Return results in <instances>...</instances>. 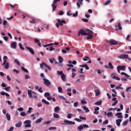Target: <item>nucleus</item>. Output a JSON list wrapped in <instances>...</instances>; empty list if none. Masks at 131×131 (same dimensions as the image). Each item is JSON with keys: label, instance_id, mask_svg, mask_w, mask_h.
<instances>
[{"label": "nucleus", "instance_id": "5fc2aeb1", "mask_svg": "<svg viewBox=\"0 0 131 131\" xmlns=\"http://www.w3.org/2000/svg\"><path fill=\"white\" fill-rule=\"evenodd\" d=\"M38 92H39V93H43V91H42V88L41 87L39 88L38 89Z\"/></svg>", "mask_w": 131, "mask_h": 131}, {"label": "nucleus", "instance_id": "20e7f679", "mask_svg": "<svg viewBox=\"0 0 131 131\" xmlns=\"http://www.w3.org/2000/svg\"><path fill=\"white\" fill-rule=\"evenodd\" d=\"M64 123H60L62 125H71V124H75V122L71 121H69L67 120H64L63 121Z\"/></svg>", "mask_w": 131, "mask_h": 131}, {"label": "nucleus", "instance_id": "052dcab7", "mask_svg": "<svg viewBox=\"0 0 131 131\" xmlns=\"http://www.w3.org/2000/svg\"><path fill=\"white\" fill-rule=\"evenodd\" d=\"M82 21H83V22H89V19L86 18H82Z\"/></svg>", "mask_w": 131, "mask_h": 131}, {"label": "nucleus", "instance_id": "423d86ee", "mask_svg": "<svg viewBox=\"0 0 131 131\" xmlns=\"http://www.w3.org/2000/svg\"><path fill=\"white\" fill-rule=\"evenodd\" d=\"M43 80L44 81L43 83L45 84V85H46V86L49 88L50 85H51L52 83H51V81H50V80H49L48 79L44 78L43 79Z\"/></svg>", "mask_w": 131, "mask_h": 131}, {"label": "nucleus", "instance_id": "f3484780", "mask_svg": "<svg viewBox=\"0 0 131 131\" xmlns=\"http://www.w3.org/2000/svg\"><path fill=\"white\" fill-rule=\"evenodd\" d=\"M118 29H116L115 30L118 31V30H122V27H121V24L120 23H118Z\"/></svg>", "mask_w": 131, "mask_h": 131}, {"label": "nucleus", "instance_id": "864d4df0", "mask_svg": "<svg viewBox=\"0 0 131 131\" xmlns=\"http://www.w3.org/2000/svg\"><path fill=\"white\" fill-rule=\"evenodd\" d=\"M72 116H73V115H72V114H69L67 116V118L70 119H71Z\"/></svg>", "mask_w": 131, "mask_h": 131}, {"label": "nucleus", "instance_id": "6ab92c4d", "mask_svg": "<svg viewBox=\"0 0 131 131\" xmlns=\"http://www.w3.org/2000/svg\"><path fill=\"white\" fill-rule=\"evenodd\" d=\"M102 103H103V101H102V100H100L95 102V105H96V106H100V105H102Z\"/></svg>", "mask_w": 131, "mask_h": 131}, {"label": "nucleus", "instance_id": "aec40b11", "mask_svg": "<svg viewBox=\"0 0 131 131\" xmlns=\"http://www.w3.org/2000/svg\"><path fill=\"white\" fill-rule=\"evenodd\" d=\"M93 34L94 33H90V34L87 36V39H92L93 37Z\"/></svg>", "mask_w": 131, "mask_h": 131}, {"label": "nucleus", "instance_id": "c03bdc74", "mask_svg": "<svg viewBox=\"0 0 131 131\" xmlns=\"http://www.w3.org/2000/svg\"><path fill=\"white\" fill-rule=\"evenodd\" d=\"M54 61H55V59L54 58H53V59H49V62L50 63H51V64H53V63H54Z\"/></svg>", "mask_w": 131, "mask_h": 131}, {"label": "nucleus", "instance_id": "cd10ccee", "mask_svg": "<svg viewBox=\"0 0 131 131\" xmlns=\"http://www.w3.org/2000/svg\"><path fill=\"white\" fill-rule=\"evenodd\" d=\"M22 125V122H19L15 124L16 127H20Z\"/></svg>", "mask_w": 131, "mask_h": 131}, {"label": "nucleus", "instance_id": "f8f14e48", "mask_svg": "<svg viewBox=\"0 0 131 131\" xmlns=\"http://www.w3.org/2000/svg\"><path fill=\"white\" fill-rule=\"evenodd\" d=\"M34 41V42H35L36 43H37V45H38V47H41V43H40V41H39L38 39L35 38Z\"/></svg>", "mask_w": 131, "mask_h": 131}, {"label": "nucleus", "instance_id": "f257e3e1", "mask_svg": "<svg viewBox=\"0 0 131 131\" xmlns=\"http://www.w3.org/2000/svg\"><path fill=\"white\" fill-rule=\"evenodd\" d=\"M86 31L88 33H86L85 32H84L83 30H80L79 31L78 33L81 34V35H90V33H94V32H93V31L89 29H86Z\"/></svg>", "mask_w": 131, "mask_h": 131}, {"label": "nucleus", "instance_id": "7ed1b4c3", "mask_svg": "<svg viewBox=\"0 0 131 131\" xmlns=\"http://www.w3.org/2000/svg\"><path fill=\"white\" fill-rule=\"evenodd\" d=\"M106 42L107 43H110V46H116L118 45V41L113 39H111L110 40H107Z\"/></svg>", "mask_w": 131, "mask_h": 131}, {"label": "nucleus", "instance_id": "338daca9", "mask_svg": "<svg viewBox=\"0 0 131 131\" xmlns=\"http://www.w3.org/2000/svg\"><path fill=\"white\" fill-rule=\"evenodd\" d=\"M18 111H23L24 110V109L23 108V107H19L17 108Z\"/></svg>", "mask_w": 131, "mask_h": 131}, {"label": "nucleus", "instance_id": "72a5a7b5", "mask_svg": "<svg viewBox=\"0 0 131 131\" xmlns=\"http://www.w3.org/2000/svg\"><path fill=\"white\" fill-rule=\"evenodd\" d=\"M46 65H47V64H46V63L42 62L41 64H40V67L41 69H42L43 66H45V67H46Z\"/></svg>", "mask_w": 131, "mask_h": 131}, {"label": "nucleus", "instance_id": "79ce46f5", "mask_svg": "<svg viewBox=\"0 0 131 131\" xmlns=\"http://www.w3.org/2000/svg\"><path fill=\"white\" fill-rule=\"evenodd\" d=\"M78 15V11H76L75 13L73 14V17H77Z\"/></svg>", "mask_w": 131, "mask_h": 131}, {"label": "nucleus", "instance_id": "774afa93", "mask_svg": "<svg viewBox=\"0 0 131 131\" xmlns=\"http://www.w3.org/2000/svg\"><path fill=\"white\" fill-rule=\"evenodd\" d=\"M14 130V127H11L8 131H12Z\"/></svg>", "mask_w": 131, "mask_h": 131}, {"label": "nucleus", "instance_id": "e2e57ef3", "mask_svg": "<svg viewBox=\"0 0 131 131\" xmlns=\"http://www.w3.org/2000/svg\"><path fill=\"white\" fill-rule=\"evenodd\" d=\"M58 15H60V16H62V15H64V12H63V11H60L58 13Z\"/></svg>", "mask_w": 131, "mask_h": 131}, {"label": "nucleus", "instance_id": "9d476101", "mask_svg": "<svg viewBox=\"0 0 131 131\" xmlns=\"http://www.w3.org/2000/svg\"><path fill=\"white\" fill-rule=\"evenodd\" d=\"M26 49L31 53L32 55H34L35 53L34 52V51H33V49L31 48V47H26Z\"/></svg>", "mask_w": 131, "mask_h": 131}, {"label": "nucleus", "instance_id": "7c9ffc66", "mask_svg": "<svg viewBox=\"0 0 131 131\" xmlns=\"http://www.w3.org/2000/svg\"><path fill=\"white\" fill-rule=\"evenodd\" d=\"M53 117L54 118H60V116L58 115V114L54 113L53 114Z\"/></svg>", "mask_w": 131, "mask_h": 131}, {"label": "nucleus", "instance_id": "ddd939ff", "mask_svg": "<svg viewBox=\"0 0 131 131\" xmlns=\"http://www.w3.org/2000/svg\"><path fill=\"white\" fill-rule=\"evenodd\" d=\"M117 68L122 71H125V66H118Z\"/></svg>", "mask_w": 131, "mask_h": 131}, {"label": "nucleus", "instance_id": "8fccbe9b", "mask_svg": "<svg viewBox=\"0 0 131 131\" xmlns=\"http://www.w3.org/2000/svg\"><path fill=\"white\" fill-rule=\"evenodd\" d=\"M14 62L17 64V65L20 66V62L18 61V59H15Z\"/></svg>", "mask_w": 131, "mask_h": 131}, {"label": "nucleus", "instance_id": "dca6fc26", "mask_svg": "<svg viewBox=\"0 0 131 131\" xmlns=\"http://www.w3.org/2000/svg\"><path fill=\"white\" fill-rule=\"evenodd\" d=\"M6 117L8 121H10L11 120V115L9 113L6 114Z\"/></svg>", "mask_w": 131, "mask_h": 131}, {"label": "nucleus", "instance_id": "3c124183", "mask_svg": "<svg viewBox=\"0 0 131 131\" xmlns=\"http://www.w3.org/2000/svg\"><path fill=\"white\" fill-rule=\"evenodd\" d=\"M89 59H90V57H89L88 56H85L84 58H82V60L83 61H88V60H89Z\"/></svg>", "mask_w": 131, "mask_h": 131}, {"label": "nucleus", "instance_id": "a211bd4d", "mask_svg": "<svg viewBox=\"0 0 131 131\" xmlns=\"http://www.w3.org/2000/svg\"><path fill=\"white\" fill-rule=\"evenodd\" d=\"M115 116H117L118 118H122V113H117Z\"/></svg>", "mask_w": 131, "mask_h": 131}, {"label": "nucleus", "instance_id": "4c0bfd02", "mask_svg": "<svg viewBox=\"0 0 131 131\" xmlns=\"http://www.w3.org/2000/svg\"><path fill=\"white\" fill-rule=\"evenodd\" d=\"M57 73L58 74V75H62V74H63L64 73H63V71H57Z\"/></svg>", "mask_w": 131, "mask_h": 131}, {"label": "nucleus", "instance_id": "0e129e2a", "mask_svg": "<svg viewBox=\"0 0 131 131\" xmlns=\"http://www.w3.org/2000/svg\"><path fill=\"white\" fill-rule=\"evenodd\" d=\"M115 75L114 74H112L111 75V78H113V79H114L115 77Z\"/></svg>", "mask_w": 131, "mask_h": 131}, {"label": "nucleus", "instance_id": "bf43d9fd", "mask_svg": "<svg viewBox=\"0 0 131 131\" xmlns=\"http://www.w3.org/2000/svg\"><path fill=\"white\" fill-rule=\"evenodd\" d=\"M109 121H108V120H105L103 122V124H108Z\"/></svg>", "mask_w": 131, "mask_h": 131}, {"label": "nucleus", "instance_id": "c756f323", "mask_svg": "<svg viewBox=\"0 0 131 131\" xmlns=\"http://www.w3.org/2000/svg\"><path fill=\"white\" fill-rule=\"evenodd\" d=\"M58 60H59V63L61 64L62 63H63V58H62V57L61 56H59L58 57Z\"/></svg>", "mask_w": 131, "mask_h": 131}, {"label": "nucleus", "instance_id": "f03ea898", "mask_svg": "<svg viewBox=\"0 0 131 131\" xmlns=\"http://www.w3.org/2000/svg\"><path fill=\"white\" fill-rule=\"evenodd\" d=\"M4 62L2 64L3 66L5 67V69H9V62H7V59H8V57L6 56H4L3 57Z\"/></svg>", "mask_w": 131, "mask_h": 131}, {"label": "nucleus", "instance_id": "39448f33", "mask_svg": "<svg viewBox=\"0 0 131 131\" xmlns=\"http://www.w3.org/2000/svg\"><path fill=\"white\" fill-rule=\"evenodd\" d=\"M118 58L119 59H127L129 61H131V59L128 58V55L125 54H121L118 56Z\"/></svg>", "mask_w": 131, "mask_h": 131}, {"label": "nucleus", "instance_id": "1a4fd4ad", "mask_svg": "<svg viewBox=\"0 0 131 131\" xmlns=\"http://www.w3.org/2000/svg\"><path fill=\"white\" fill-rule=\"evenodd\" d=\"M57 22L59 25V26H63V24H66V21L65 20H60V19H57Z\"/></svg>", "mask_w": 131, "mask_h": 131}, {"label": "nucleus", "instance_id": "f704fd0d", "mask_svg": "<svg viewBox=\"0 0 131 131\" xmlns=\"http://www.w3.org/2000/svg\"><path fill=\"white\" fill-rule=\"evenodd\" d=\"M31 110H33L32 107H29L28 111L27 112V114H30L31 113Z\"/></svg>", "mask_w": 131, "mask_h": 131}, {"label": "nucleus", "instance_id": "4d7b16f0", "mask_svg": "<svg viewBox=\"0 0 131 131\" xmlns=\"http://www.w3.org/2000/svg\"><path fill=\"white\" fill-rule=\"evenodd\" d=\"M49 130H52V129H57V127H50L49 128Z\"/></svg>", "mask_w": 131, "mask_h": 131}, {"label": "nucleus", "instance_id": "0eeeda50", "mask_svg": "<svg viewBox=\"0 0 131 131\" xmlns=\"http://www.w3.org/2000/svg\"><path fill=\"white\" fill-rule=\"evenodd\" d=\"M61 0H54L53 3L52 4V7L53 8V11H55L57 9V3L58 2H60Z\"/></svg>", "mask_w": 131, "mask_h": 131}, {"label": "nucleus", "instance_id": "2f4dec72", "mask_svg": "<svg viewBox=\"0 0 131 131\" xmlns=\"http://www.w3.org/2000/svg\"><path fill=\"white\" fill-rule=\"evenodd\" d=\"M58 93H63V89L62 87H58Z\"/></svg>", "mask_w": 131, "mask_h": 131}, {"label": "nucleus", "instance_id": "bb28decb", "mask_svg": "<svg viewBox=\"0 0 131 131\" xmlns=\"http://www.w3.org/2000/svg\"><path fill=\"white\" fill-rule=\"evenodd\" d=\"M108 68H110V69H114V67H113L111 62H108Z\"/></svg>", "mask_w": 131, "mask_h": 131}, {"label": "nucleus", "instance_id": "c85d7f7f", "mask_svg": "<svg viewBox=\"0 0 131 131\" xmlns=\"http://www.w3.org/2000/svg\"><path fill=\"white\" fill-rule=\"evenodd\" d=\"M110 3H111V0H107L106 2H105L103 5L104 6H108V5H109L110 4Z\"/></svg>", "mask_w": 131, "mask_h": 131}, {"label": "nucleus", "instance_id": "603ef678", "mask_svg": "<svg viewBox=\"0 0 131 131\" xmlns=\"http://www.w3.org/2000/svg\"><path fill=\"white\" fill-rule=\"evenodd\" d=\"M59 97L60 99H62V100H67V99H66V98H65V97H64V96H63L59 95Z\"/></svg>", "mask_w": 131, "mask_h": 131}, {"label": "nucleus", "instance_id": "5701e85b", "mask_svg": "<svg viewBox=\"0 0 131 131\" xmlns=\"http://www.w3.org/2000/svg\"><path fill=\"white\" fill-rule=\"evenodd\" d=\"M61 77L63 81L64 82L66 81V76L65 75V74H62L61 76Z\"/></svg>", "mask_w": 131, "mask_h": 131}, {"label": "nucleus", "instance_id": "e433bc0d", "mask_svg": "<svg viewBox=\"0 0 131 131\" xmlns=\"http://www.w3.org/2000/svg\"><path fill=\"white\" fill-rule=\"evenodd\" d=\"M19 49H20V50L24 51L25 48L23 47V46H22V44L21 43H19Z\"/></svg>", "mask_w": 131, "mask_h": 131}, {"label": "nucleus", "instance_id": "49530a36", "mask_svg": "<svg viewBox=\"0 0 131 131\" xmlns=\"http://www.w3.org/2000/svg\"><path fill=\"white\" fill-rule=\"evenodd\" d=\"M78 130H82V129H83V126H82V125H80L78 127Z\"/></svg>", "mask_w": 131, "mask_h": 131}, {"label": "nucleus", "instance_id": "de8ad7c7", "mask_svg": "<svg viewBox=\"0 0 131 131\" xmlns=\"http://www.w3.org/2000/svg\"><path fill=\"white\" fill-rule=\"evenodd\" d=\"M20 116L25 117L26 116L27 114L25 113V112H21L20 113Z\"/></svg>", "mask_w": 131, "mask_h": 131}, {"label": "nucleus", "instance_id": "6e6552de", "mask_svg": "<svg viewBox=\"0 0 131 131\" xmlns=\"http://www.w3.org/2000/svg\"><path fill=\"white\" fill-rule=\"evenodd\" d=\"M32 94H34L35 95H36V92H34V91H32L31 90H29L28 91V95L30 98H33V96H32Z\"/></svg>", "mask_w": 131, "mask_h": 131}, {"label": "nucleus", "instance_id": "680f3d73", "mask_svg": "<svg viewBox=\"0 0 131 131\" xmlns=\"http://www.w3.org/2000/svg\"><path fill=\"white\" fill-rule=\"evenodd\" d=\"M75 120L76 121H77L78 122H81V120L79 118H75Z\"/></svg>", "mask_w": 131, "mask_h": 131}, {"label": "nucleus", "instance_id": "2eb2a0df", "mask_svg": "<svg viewBox=\"0 0 131 131\" xmlns=\"http://www.w3.org/2000/svg\"><path fill=\"white\" fill-rule=\"evenodd\" d=\"M1 95L2 96H6V97H10V94H9L7 93H6L4 91H2V92H1Z\"/></svg>", "mask_w": 131, "mask_h": 131}, {"label": "nucleus", "instance_id": "412c9836", "mask_svg": "<svg viewBox=\"0 0 131 131\" xmlns=\"http://www.w3.org/2000/svg\"><path fill=\"white\" fill-rule=\"evenodd\" d=\"M54 111L56 113H59V111H60V107L59 106H56L54 108Z\"/></svg>", "mask_w": 131, "mask_h": 131}, {"label": "nucleus", "instance_id": "4be33fe9", "mask_svg": "<svg viewBox=\"0 0 131 131\" xmlns=\"http://www.w3.org/2000/svg\"><path fill=\"white\" fill-rule=\"evenodd\" d=\"M30 23H32V24H35V23H37L36 19L35 18H33L32 20L29 21Z\"/></svg>", "mask_w": 131, "mask_h": 131}, {"label": "nucleus", "instance_id": "473e14b6", "mask_svg": "<svg viewBox=\"0 0 131 131\" xmlns=\"http://www.w3.org/2000/svg\"><path fill=\"white\" fill-rule=\"evenodd\" d=\"M21 70L23 71H24V72H26V73H28L29 72H28V70L27 69H25V68L21 67Z\"/></svg>", "mask_w": 131, "mask_h": 131}, {"label": "nucleus", "instance_id": "9b49d317", "mask_svg": "<svg viewBox=\"0 0 131 131\" xmlns=\"http://www.w3.org/2000/svg\"><path fill=\"white\" fill-rule=\"evenodd\" d=\"M10 47H11V49L16 50V49H17V42H16V41L13 42L11 44Z\"/></svg>", "mask_w": 131, "mask_h": 131}, {"label": "nucleus", "instance_id": "58836bf2", "mask_svg": "<svg viewBox=\"0 0 131 131\" xmlns=\"http://www.w3.org/2000/svg\"><path fill=\"white\" fill-rule=\"evenodd\" d=\"M95 92L96 93V96H99L100 95V91H99V90H96Z\"/></svg>", "mask_w": 131, "mask_h": 131}, {"label": "nucleus", "instance_id": "a19ab883", "mask_svg": "<svg viewBox=\"0 0 131 131\" xmlns=\"http://www.w3.org/2000/svg\"><path fill=\"white\" fill-rule=\"evenodd\" d=\"M24 123H26V124H30V123H31V121L28 120H26L24 122Z\"/></svg>", "mask_w": 131, "mask_h": 131}, {"label": "nucleus", "instance_id": "a878e982", "mask_svg": "<svg viewBox=\"0 0 131 131\" xmlns=\"http://www.w3.org/2000/svg\"><path fill=\"white\" fill-rule=\"evenodd\" d=\"M82 108H83V110L85 111V112L88 113L90 112V110L86 106H82Z\"/></svg>", "mask_w": 131, "mask_h": 131}, {"label": "nucleus", "instance_id": "13d9d810", "mask_svg": "<svg viewBox=\"0 0 131 131\" xmlns=\"http://www.w3.org/2000/svg\"><path fill=\"white\" fill-rule=\"evenodd\" d=\"M114 79H115L116 80H120V78L118 76H115Z\"/></svg>", "mask_w": 131, "mask_h": 131}, {"label": "nucleus", "instance_id": "b1692460", "mask_svg": "<svg viewBox=\"0 0 131 131\" xmlns=\"http://www.w3.org/2000/svg\"><path fill=\"white\" fill-rule=\"evenodd\" d=\"M42 102L44 103V104H45L46 105H50V102L46 100V99H42Z\"/></svg>", "mask_w": 131, "mask_h": 131}, {"label": "nucleus", "instance_id": "09e8293b", "mask_svg": "<svg viewBox=\"0 0 131 131\" xmlns=\"http://www.w3.org/2000/svg\"><path fill=\"white\" fill-rule=\"evenodd\" d=\"M11 89V86L6 87L5 88H4V90H5L7 92H9L10 91V89Z\"/></svg>", "mask_w": 131, "mask_h": 131}, {"label": "nucleus", "instance_id": "69168bd1", "mask_svg": "<svg viewBox=\"0 0 131 131\" xmlns=\"http://www.w3.org/2000/svg\"><path fill=\"white\" fill-rule=\"evenodd\" d=\"M78 105V102H76L74 103V107H77Z\"/></svg>", "mask_w": 131, "mask_h": 131}, {"label": "nucleus", "instance_id": "4468645a", "mask_svg": "<svg viewBox=\"0 0 131 131\" xmlns=\"http://www.w3.org/2000/svg\"><path fill=\"white\" fill-rule=\"evenodd\" d=\"M121 121H122V119H120L116 120V124L118 126H120V122H121Z\"/></svg>", "mask_w": 131, "mask_h": 131}, {"label": "nucleus", "instance_id": "6e6d98bb", "mask_svg": "<svg viewBox=\"0 0 131 131\" xmlns=\"http://www.w3.org/2000/svg\"><path fill=\"white\" fill-rule=\"evenodd\" d=\"M82 126H83V128H89V125L86 124H83Z\"/></svg>", "mask_w": 131, "mask_h": 131}, {"label": "nucleus", "instance_id": "ea45409f", "mask_svg": "<svg viewBox=\"0 0 131 131\" xmlns=\"http://www.w3.org/2000/svg\"><path fill=\"white\" fill-rule=\"evenodd\" d=\"M45 97H50V96H51V94H50V93L49 92H46L44 94Z\"/></svg>", "mask_w": 131, "mask_h": 131}, {"label": "nucleus", "instance_id": "393cba45", "mask_svg": "<svg viewBox=\"0 0 131 131\" xmlns=\"http://www.w3.org/2000/svg\"><path fill=\"white\" fill-rule=\"evenodd\" d=\"M42 120H43V119H42V118H40L39 119L36 120V123H40Z\"/></svg>", "mask_w": 131, "mask_h": 131}, {"label": "nucleus", "instance_id": "c9c22d12", "mask_svg": "<svg viewBox=\"0 0 131 131\" xmlns=\"http://www.w3.org/2000/svg\"><path fill=\"white\" fill-rule=\"evenodd\" d=\"M107 116L108 117H112V116H113V113L112 112L107 113Z\"/></svg>", "mask_w": 131, "mask_h": 131}, {"label": "nucleus", "instance_id": "a18cd8bd", "mask_svg": "<svg viewBox=\"0 0 131 131\" xmlns=\"http://www.w3.org/2000/svg\"><path fill=\"white\" fill-rule=\"evenodd\" d=\"M86 101L84 99L81 100V103L83 105H84V104H86Z\"/></svg>", "mask_w": 131, "mask_h": 131}, {"label": "nucleus", "instance_id": "37998d69", "mask_svg": "<svg viewBox=\"0 0 131 131\" xmlns=\"http://www.w3.org/2000/svg\"><path fill=\"white\" fill-rule=\"evenodd\" d=\"M121 75H125V76H127V77H129V75H128L127 74L124 73V72H122L121 73Z\"/></svg>", "mask_w": 131, "mask_h": 131}]
</instances>
